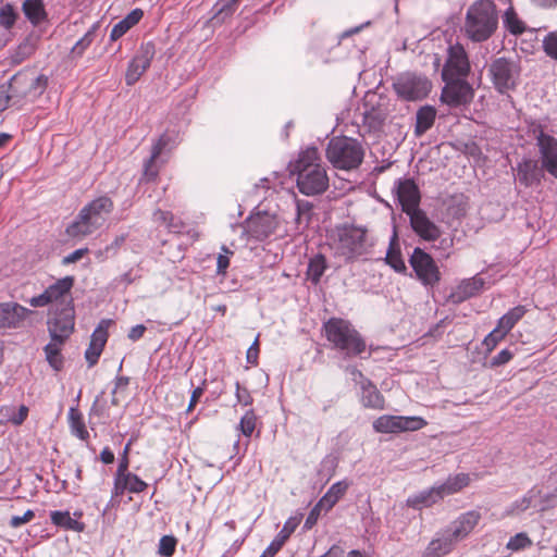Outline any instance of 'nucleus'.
I'll return each instance as SVG.
<instances>
[{
  "mask_svg": "<svg viewBox=\"0 0 557 557\" xmlns=\"http://www.w3.org/2000/svg\"><path fill=\"white\" fill-rule=\"evenodd\" d=\"M521 61L519 58L498 57L487 65V75L495 90L500 95L515 91L521 79Z\"/></svg>",
  "mask_w": 557,
  "mask_h": 557,
  "instance_id": "0eeeda50",
  "label": "nucleus"
},
{
  "mask_svg": "<svg viewBox=\"0 0 557 557\" xmlns=\"http://www.w3.org/2000/svg\"><path fill=\"white\" fill-rule=\"evenodd\" d=\"M16 18L17 13L12 4L7 3L0 8V25L5 29L12 28L16 22Z\"/></svg>",
  "mask_w": 557,
  "mask_h": 557,
  "instance_id": "a18cd8bd",
  "label": "nucleus"
},
{
  "mask_svg": "<svg viewBox=\"0 0 557 557\" xmlns=\"http://www.w3.org/2000/svg\"><path fill=\"white\" fill-rule=\"evenodd\" d=\"M445 86L442 89L441 100L449 107H459L472 101L474 91L466 77H453L443 79Z\"/></svg>",
  "mask_w": 557,
  "mask_h": 557,
  "instance_id": "ddd939ff",
  "label": "nucleus"
},
{
  "mask_svg": "<svg viewBox=\"0 0 557 557\" xmlns=\"http://www.w3.org/2000/svg\"><path fill=\"white\" fill-rule=\"evenodd\" d=\"M240 0H219L214 8L216 9L215 17L224 21V18L231 16Z\"/></svg>",
  "mask_w": 557,
  "mask_h": 557,
  "instance_id": "c03bdc74",
  "label": "nucleus"
},
{
  "mask_svg": "<svg viewBox=\"0 0 557 557\" xmlns=\"http://www.w3.org/2000/svg\"><path fill=\"white\" fill-rule=\"evenodd\" d=\"M498 15L495 4L490 0H478L469 7L465 30L475 42L487 40L497 29Z\"/></svg>",
  "mask_w": 557,
  "mask_h": 557,
  "instance_id": "39448f33",
  "label": "nucleus"
},
{
  "mask_svg": "<svg viewBox=\"0 0 557 557\" xmlns=\"http://www.w3.org/2000/svg\"><path fill=\"white\" fill-rule=\"evenodd\" d=\"M531 504H532V496L524 495L522 498L517 499L516 502H513L510 505V508L507 510V512L509 515L521 513V512L525 511L527 509H529Z\"/></svg>",
  "mask_w": 557,
  "mask_h": 557,
  "instance_id": "864d4df0",
  "label": "nucleus"
},
{
  "mask_svg": "<svg viewBox=\"0 0 557 557\" xmlns=\"http://www.w3.org/2000/svg\"><path fill=\"white\" fill-rule=\"evenodd\" d=\"M30 310L14 301L0 302V331L20 327Z\"/></svg>",
  "mask_w": 557,
  "mask_h": 557,
  "instance_id": "a211bd4d",
  "label": "nucleus"
},
{
  "mask_svg": "<svg viewBox=\"0 0 557 557\" xmlns=\"http://www.w3.org/2000/svg\"><path fill=\"white\" fill-rule=\"evenodd\" d=\"M426 425L421 417H401L384 414L373 422V429L379 433H400L418 431Z\"/></svg>",
  "mask_w": 557,
  "mask_h": 557,
  "instance_id": "f8f14e48",
  "label": "nucleus"
},
{
  "mask_svg": "<svg viewBox=\"0 0 557 557\" xmlns=\"http://www.w3.org/2000/svg\"><path fill=\"white\" fill-rule=\"evenodd\" d=\"M34 517V511L28 509L22 516H13L10 520V525L12 528H18L22 524L29 522Z\"/></svg>",
  "mask_w": 557,
  "mask_h": 557,
  "instance_id": "052dcab7",
  "label": "nucleus"
},
{
  "mask_svg": "<svg viewBox=\"0 0 557 557\" xmlns=\"http://www.w3.org/2000/svg\"><path fill=\"white\" fill-rule=\"evenodd\" d=\"M257 416L253 410H248L242 417L239 422V430L246 437H250L256 429Z\"/></svg>",
  "mask_w": 557,
  "mask_h": 557,
  "instance_id": "37998d69",
  "label": "nucleus"
},
{
  "mask_svg": "<svg viewBox=\"0 0 557 557\" xmlns=\"http://www.w3.org/2000/svg\"><path fill=\"white\" fill-rule=\"evenodd\" d=\"M74 277L73 276H65L57 282H54L52 285L46 288L47 294L49 295L52 302H57L60 299H62L65 295L70 294L73 285H74Z\"/></svg>",
  "mask_w": 557,
  "mask_h": 557,
  "instance_id": "e433bc0d",
  "label": "nucleus"
},
{
  "mask_svg": "<svg viewBox=\"0 0 557 557\" xmlns=\"http://www.w3.org/2000/svg\"><path fill=\"white\" fill-rule=\"evenodd\" d=\"M69 423L73 435L82 441H87L89 438V432L86 429L83 414L77 408H70Z\"/></svg>",
  "mask_w": 557,
  "mask_h": 557,
  "instance_id": "c9c22d12",
  "label": "nucleus"
},
{
  "mask_svg": "<svg viewBox=\"0 0 557 557\" xmlns=\"http://www.w3.org/2000/svg\"><path fill=\"white\" fill-rule=\"evenodd\" d=\"M375 240L367 227L355 224H342L335 228L331 248L336 258L345 263L369 260L373 255Z\"/></svg>",
  "mask_w": 557,
  "mask_h": 557,
  "instance_id": "f257e3e1",
  "label": "nucleus"
},
{
  "mask_svg": "<svg viewBox=\"0 0 557 557\" xmlns=\"http://www.w3.org/2000/svg\"><path fill=\"white\" fill-rule=\"evenodd\" d=\"M50 519L53 524L65 530L82 531L84 528L83 523L73 519L69 511H51Z\"/></svg>",
  "mask_w": 557,
  "mask_h": 557,
  "instance_id": "58836bf2",
  "label": "nucleus"
},
{
  "mask_svg": "<svg viewBox=\"0 0 557 557\" xmlns=\"http://www.w3.org/2000/svg\"><path fill=\"white\" fill-rule=\"evenodd\" d=\"M28 407L21 405L18 408L15 406H2L0 408V424L12 423L13 425H21L28 416Z\"/></svg>",
  "mask_w": 557,
  "mask_h": 557,
  "instance_id": "c756f323",
  "label": "nucleus"
},
{
  "mask_svg": "<svg viewBox=\"0 0 557 557\" xmlns=\"http://www.w3.org/2000/svg\"><path fill=\"white\" fill-rule=\"evenodd\" d=\"M72 300L60 311L55 312L47 322L48 331L52 341L65 343L74 331V308Z\"/></svg>",
  "mask_w": 557,
  "mask_h": 557,
  "instance_id": "2eb2a0df",
  "label": "nucleus"
},
{
  "mask_svg": "<svg viewBox=\"0 0 557 557\" xmlns=\"http://www.w3.org/2000/svg\"><path fill=\"white\" fill-rule=\"evenodd\" d=\"M441 500V495L436 490L435 485L423 490L417 494L409 496L406 500L408 507L421 510L422 508H429Z\"/></svg>",
  "mask_w": 557,
  "mask_h": 557,
  "instance_id": "393cba45",
  "label": "nucleus"
},
{
  "mask_svg": "<svg viewBox=\"0 0 557 557\" xmlns=\"http://www.w3.org/2000/svg\"><path fill=\"white\" fill-rule=\"evenodd\" d=\"M127 235L121 234L117 235L114 240L108 245L104 249V251L109 255H115L119 250V248L125 243Z\"/></svg>",
  "mask_w": 557,
  "mask_h": 557,
  "instance_id": "774afa93",
  "label": "nucleus"
},
{
  "mask_svg": "<svg viewBox=\"0 0 557 557\" xmlns=\"http://www.w3.org/2000/svg\"><path fill=\"white\" fill-rule=\"evenodd\" d=\"M144 12L141 9H134L132 10L124 18L123 21L126 22V25L131 29L133 26L139 23V21L143 18Z\"/></svg>",
  "mask_w": 557,
  "mask_h": 557,
  "instance_id": "0e129e2a",
  "label": "nucleus"
},
{
  "mask_svg": "<svg viewBox=\"0 0 557 557\" xmlns=\"http://www.w3.org/2000/svg\"><path fill=\"white\" fill-rule=\"evenodd\" d=\"M327 269V261L324 255L317 253L309 259L307 268V278L313 284L318 285Z\"/></svg>",
  "mask_w": 557,
  "mask_h": 557,
  "instance_id": "2f4dec72",
  "label": "nucleus"
},
{
  "mask_svg": "<svg viewBox=\"0 0 557 557\" xmlns=\"http://www.w3.org/2000/svg\"><path fill=\"white\" fill-rule=\"evenodd\" d=\"M152 219L156 223L165 225L168 228H174L173 225V214L170 211H163L161 209H157L153 214Z\"/></svg>",
  "mask_w": 557,
  "mask_h": 557,
  "instance_id": "5fc2aeb1",
  "label": "nucleus"
},
{
  "mask_svg": "<svg viewBox=\"0 0 557 557\" xmlns=\"http://www.w3.org/2000/svg\"><path fill=\"white\" fill-rule=\"evenodd\" d=\"M481 519L480 512L470 510L460 515L455 521L447 527L449 536H453L456 542L465 539L474 529Z\"/></svg>",
  "mask_w": 557,
  "mask_h": 557,
  "instance_id": "4be33fe9",
  "label": "nucleus"
},
{
  "mask_svg": "<svg viewBox=\"0 0 557 557\" xmlns=\"http://www.w3.org/2000/svg\"><path fill=\"white\" fill-rule=\"evenodd\" d=\"M123 479L126 483V488L129 493H141L148 486V484L145 481H143L137 474L132 472L123 473Z\"/></svg>",
  "mask_w": 557,
  "mask_h": 557,
  "instance_id": "49530a36",
  "label": "nucleus"
},
{
  "mask_svg": "<svg viewBox=\"0 0 557 557\" xmlns=\"http://www.w3.org/2000/svg\"><path fill=\"white\" fill-rule=\"evenodd\" d=\"M392 86L396 96L408 102L421 101L432 90V82L425 75L410 71L399 73Z\"/></svg>",
  "mask_w": 557,
  "mask_h": 557,
  "instance_id": "6e6552de",
  "label": "nucleus"
},
{
  "mask_svg": "<svg viewBox=\"0 0 557 557\" xmlns=\"http://www.w3.org/2000/svg\"><path fill=\"white\" fill-rule=\"evenodd\" d=\"M531 545L532 541L525 533L521 532L510 537L509 542L507 543V548L517 552L530 547Z\"/></svg>",
  "mask_w": 557,
  "mask_h": 557,
  "instance_id": "3c124183",
  "label": "nucleus"
},
{
  "mask_svg": "<svg viewBox=\"0 0 557 557\" xmlns=\"http://www.w3.org/2000/svg\"><path fill=\"white\" fill-rule=\"evenodd\" d=\"M516 171L518 183L528 188L541 185L545 170L542 169V165H539L537 161L523 159L517 164Z\"/></svg>",
  "mask_w": 557,
  "mask_h": 557,
  "instance_id": "6ab92c4d",
  "label": "nucleus"
},
{
  "mask_svg": "<svg viewBox=\"0 0 557 557\" xmlns=\"http://www.w3.org/2000/svg\"><path fill=\"white\" fill-rule=\"evenodd\" d=\"M280 223L281 220L276 213L256 211L245 221V230L250 237L263 242L276 232Z\"/></svg>",
  "mask_w": 557,
  "mask_h": 557,
  "instance_id": "9b49d317",
  "label": "nucleus"
},
{
  "mask_svg": "<svg viewBox=\"0 0 557 557\" xmlns=\"http://www.w3.org/2000/svg\"><path fill=\"white\" fill-rule=\"evenodd\" d=\"M470 483V476L467 473H458L455 475H450L446 479V481L440 485H435L438 494L441 495V500L449 495L456 494L460 492L463 487L468 486Z\"/></svg>",
  "mask_w": 557,
  "mask_h": 557,
  "instance_id": "a878e982",
  "label": "nucleus"
},
{
  "mask_svg": "<svg viewBox=\"0 0 557 557\" xmlns=\"http://www.w3.org/2000/svg\"><path fill=\"white\" fill-rule=\"evenodd\" d=\"M113 208V201L108 196H100L91 200L81 209L75 220L67 225L65 233L67 236L78 239L94 234L104 225Z\"/></svg>",
  "mask_w": 557,
  "mask_h": 557,
  "instance_id": "20e7f679",
  "label": "nucleus"
},
{
  "mask_svg": "<svg viewBox=\"0 0 557 557\" xmlns=\"http://www.w3.org/2000/svg\"><path fill=\"white\" fill-rule=\"evenodd\" d=\"M364 147L356 138L335 136L326 146L325 156L337 170L352 171L358 169L364 159Z\"/></svg>",
  "mask_w": 557,
  "mask_h": 557,
  "instance_id": "423d86ee",
  "label": "nucleus"
},
{
  "mask_svg": "<svg viewBox=\"0 0 557 557\" xmlns=\"http://www.w3.org/2000/svg\"><path fill=\"white\" fill-rule=\"evenodd\" d=\"M512 357V351L508 348H505L491 359V367L496 368L506 364L511 360Z\"/></svg>",
  "mask_w": 557,
  "mask_h": 557,
  "instance_id": "4d7b16f0",
  "label": "nucleus"
},
{
  "mask_svg": "<svg viewBox=\"0 0 557 557\" xmlns=\"http://www.w3.org/2000/svg\"><path fill=\"white\" fill-rule=\"evenodd\" d=\"M236 398L237 401L244 406H249L252 404V397L249 391L246 387H242L240 383L237 381L236 384Z\"/></svg>",
  "mask_w": 557,
  "mask_h": 557,
  "instance_id": "13d9d810",
  "label": "nucleus"
},
{
  "mask_svg": "<svg viewBox=\"0 0 557 557\" xmlns=\"http://www.w3.org/2000/svg\"><path fill=\"white\" fill-rule=\"evenodd\" d=\"M504 25L506 29L512 35H520L524 32L525 27L512 8L506 10L504 14Z\"/></svg>",
  "mask_w": 557,
  "mask_h": 557,
  "instance_id": "a19ab883",
  "label": "nucleus"
},
{
  "mask_svg": "<svg viewBox=\"0 0 557 557\" xmlns=\"http://www.w3.org/2000/svg\"><path fill=\"white\" fill-rule=\"evenodd\" d=\"M506 335L507 333L496 325V327L490 332L483 341L486 351L491 352Z\"/></svg>",
  "mask_w": 557,
  "mask_h": 557,
  "instance_id": "8fccbe9b",
  "label": "nucleus"
},
{
  "mask_svg": "<svg viewBox=\"0 0 557 557\" xmlns=\"http://www.w3.org/2000/svg\"><path fill=\"white\" fill-rule=\"evenodd\" d=\"M436 119V109L432 106H423L416 113L414 136L421 137L434 124Z\"/></svg>",
  "mask_w": 557,
  "mask_h": 557,
  "instance_id": "bb28decb",
  "label": "nucleus"
},
{
  "mask_svg": "<svg viewBox=\"0 0 557 557\" xmlns=\"http://www.w3.org/2000/svg\"><path fill=\"white\" fill-rule=\"evenodd\" d=\"M294 529V525H289V522H286L260 557H274L289 539Z\"/></svg>",
  "mask_w": 557,
  "mask_h": 557,
  "instance_id": "f704fd0d",
  "label": "nucleus"
},
{
  "mask_svg": "<svg viewBox=\"0 0 557 557\" xmlns=\"http://www.w3.org/2000/svg\"><path fill=\"white\" fill-rule=\"evenodd\" d=\"M297 173V187L306 196L323 194L329 187V176L320 162L319 150L308 147L299 153L295 163Z\"/></svg>",
  "mask_w": 557,
  "mask_h": 557,
  "instance_id": "f03ea898",
  "label": "nucleus"
},
{
  "mask_svg": "<svg viewBox=\"0 0 557 557\" xmlns=\"http://www.w3.org/2000/svg\"><path fill=\"white\" fill-rule=\"evenodd\" d=\"M102 350H103L102 348L96 346L92 343H89V346L85 351V358L90 368L94 367L98 362Z\"/></svg>",
  "mask_w": 557,
  "mask_h": 557,
  "instance_id": "6e6d98bb",
  "label": "nucleus"
},
{
  "mask_svg": "<svg viewBox=\"0 0 557 557\" xmlns=\"http://www.w3.org/2000/svg\"><path fill=\"white\" fill-rule=\"evenodd\" d=\"M483 286L484 280L482 277L474 276L472 278L465 280L450 294L449 298L455 304L462 302L479 294Z\"/></svg>",
  "mask_w": 557,
  "mask_h": 557,
  "instance_id": "5701e85b",
  "label": "nucleus"
},
{
  "mask_svg": "<svg viewBox=\"0 0 557 557\" xmlns=\"http://www.w3.org/2000/svg\"><path fill=\"white\" fill-rule=\"evenodd\" d=\"M351 373L360 377V387L362 391L361 403L367 408L372 409H383L384 408V397L376 388V386L371 382V380L367 379L361 371L356 368H352Z\"/></svg>",
  "mask_w": 557,
  "mask_h": 557,
  "instance_id": "412c9836",
  "label": "nucleus"
},
{
  "mask_svg": "<svg viewBox=\"0 0 557 557\" xmlns=\"http://www.w3.org/2000/svg\"><path fill=\"white\" fill-rule=\"evenodd\" d=\"M456 543L455 539L449 536V532L445 530L441 535L430 542L423 557H442L450 553Z\"/></svg>",
  "mask_w": 557,
  "mask_h": 557,
  "instance_id": "b1692460",
  "label": "nucleus"
},
{
  "mask_svg": "<svg viewBox=\"0 0 557 557\" xmlns=\"http://www.w3.org/2000/svg\"><path fill=\"white\" fill-rule=\"evenodd\" d=\"M111 322V320H102L95 329L91 335L90 343L103 349L108 341V326L110 325Z\"/></svg>",
  "mask_w": 557,
  "mask_h": 557,
  "instance_id": "79ce46f5",
  "label": "nucleus"
},
{
  "mask_svg": "<svg viewBox=\"0 0 557 557\" xmlns=\"http://www.w3.org/2000/svg\"><path fill=\"white\" fill-rule=\"evenodd\" d=\"M88 252V248H79L65 256L62 259V264L67 265L81 260Z\"/></svg>",
  "mask_w": 557,
  "mask_h": 557,
  "instance_id": "338daca9",
  "label": "nucleus"
},
{
  "mask_svg": "<svg viewBox=\"0 0 557 557\" xmlns=\"http://www.w3.org/2000/svg\"><path fill=\"white\" fill-rule=\"evenodd\" d=\"M529 133L536 141L542 169L557 178V138L547 134L544 125L537 122L530 124Z\"/></svg>",
  "mask_w": 557,
  "mask_h": 557,
  "instance_id": "1a4fd4ad",
  "label": "nucleus"
},
{
  "mask_svg": "<svg viewBox=\"0 0 557 557\" xmlns=\"http://www.w3.org/2000/svg\"><path fill=\"white\" fill-rule=\"evenodd\" d=\"M527 313L524 306H517L505 313L497 322V326L507 334L513 329V326L523 318Z\"/></svg>",
  "mask_w": 557,
  "mask_h": 557,
  "instance_id": "4c0bfd02",
  "label": "nucleus"
},
{
  "mask_svg": "<svg viewBox=\"0 0 557 557\" xmlns=\"http://www.w3.org/2000/svg\"><path fill=\"white\" fill-rule=\"evenodd\" d=\"M409 263L416 273L417 278L426 288H433L441 281L440 269L431 257L421 248L417 247L413 249L409 258Z\"/></svg>",
  "mask_w": 557,
  "mask_h": 557,
  "instance_id": "9d476101",
  "label": "nucleus"
},
{
  "mask_svg": "<svg viewBox=\"0 0 557 557\" xmlns=\"http://www.w3.org/2000/svg\"><path fill=\"white\" fill-rule=\"evenodd\" d=\"M348 484L344 481L334 483L318 502V507H323L324 512L330 511L336 503L345 495Z\"/></svg>",
  "mask_w": 557,
  "mask_h": 557,
  "instance_id": "c85d7f7f",
  "label": "nucleus"
},
{
  "mask_svg": "<svg viewBox=\"0 0 557 557\" xmlns=\"http://www.w3.org/2000/svg\"><path fill=\"white\" fill-rule=\"evenodd\" d=\"M401 210L408 215L419 210L421 200L420 189L412 178H399L394 189Z\"/></svg>",
  "mask_w": 557,
  "mask_h": 557,
  "instance_id": "dca6fc26",
  "label": "nucleus"
},
{
  "mask_svg": "<svg viewBox=\"0 0 557 557\" xmlns=\"http://www.w3.org/2000/svg\"><path fill=\"white\" fill-rule=\"evenodd\" d=\"M97 25H94L73 47L72 53L81 57L96 37Z\"/></svg>",
  "mask_w": 557,
  "mask_h": 557,
  "instance_id": "09e8293b",
  "label": "nucleus"
},
{
  "mask_svg": "<svg viewBox=\"0 0 557 557\" xmlns=\"http://www.w3.org/2000/svg\"><path fill=\"white\" fill-rule=\"evenodd\" d=\"M156 48L153 42L149 41L140 46L137 54L129 62L125 74V82L128 86L134 85L149 69Z\"/></svg>",
  "mask_w": 557,
  "mask_h": 557,
  "instance_id": "f3484780",
  "label": "nucleus"
},
{
  "mask_svg": "<svg viewBox=\"0 0 557 557\" xmlns=\"http://www.w3.org/2000/svg\"><path fill=\"white\" fill-rule=\"evenodd\" d=\"M131 445H132V441H129L123 449V455H122V458H121L120 463L116 469V472L119 474L128 472V465H129L128 454H129Z\"/></svg>",
  "mask_w": 557,
  "mask_h": 557,
  "instance_id": "e2e57ef3",
  "label": "nucleus"
},
{
  "mask_svg": "<svg viewBox=\"0 0 557 557\" xmlns=\"http://www.w3.org/2000/svg\"><path fill=\"white\" fill-rule=\"evenodd\" d=\"M385 262L397 273H406L407 267L403 260L400 249L397 243V234L394 233L388 250L386 252Z\"/></svg>",
  "mask_w": 557,
  "mask_h": 557,
  "instance_id": "473e14b6",
  "label": "nucleus"
},
{
  "mask_svg": "<svg viewBox=\"0 0 557 557\" xmlns=\"http://www.w3.org/2000/svg\"><path fill=\"white\" fill-rule=\"evenodd\" d=\"M63 344L51 339L44 348L47 361L55 371H60L63 367V356L61 355Z\"/></svg>",
  "mask_w": 557,
  "mask_h": 557,
  "instance_id": "ea45409f",
  "label": "nucleus"
},
{
  "mask_svg": "<svg viewBox=\"0 0 557 557\" xmlns=\"http://www.w3.org/2000/svg\"><path fill=\"white\" fill-rule=\"evenodd\" d=\"M543 50L546 55L557 61V32H550L544 37Z\"/></svg>",
  "mask_w": 557,
  "mask_h": 557,
  "instance_id": "603ef678",
  "label": "nucleus"
},
{
  "mask_svg": "<svg viewBox=\"0 0 557 557\" xmlns=\"http://www.w3.org/2000/svg\"><path fill=\"white\" fill-rule=\"evenodd\" d=\"M129 30L128 26L126 25V22L121 20L117 22L111 29L110 39L112 41H115L120 39L123 35H125Z\"/></svg>",
  "mask_w": 557,
  "mask_h": 557,
  "instance_id": "680f3d73",
  "label": "nucleus"
},
{
  "mask_svg": "<svg viewBox=\"0 0 557 557\" xmlns=\"http://www.w3.org/2000/svg\"><path fill=\"white\" fill-rule=\"evenodd\" d=\"M205 391H206V381H203L200 386H198V387L193 389L191 395H190V399H189V404H188V407H187V412H190V411L194 410V408L196 407L197 403L199 401V399L203 395Z\"/></svg>",
  "mask_w": 557,
  "mask_h": 557,
  "instance_id": "bf43d9fd",
  "label": "nucleus"
},
{
  "mask_svg": "<svg viewBox=\"0 0 557 557\" xmlns=\"http://www.w3.org/2000/svg\"><path fill=\"white\" fill-rule=\"evenodd\" d=\"M296 205V216H295V225L296 230L299 233H302L305 230L308 228L312 215H313V205L307 200H295Z\"/></svg>",
  "mask_w": 557,
  "mask_h": 557,
  "instance_id": "7c9ffc66",
  "label": "nucleus"
},
{
  "mask_svg": "<svg viewBox=\"0 0 557 557\" xmlns=\"http://www.w3.org/2000/svg\"><path fill=\"white\" fill-rule=\"evenodd\" d=\"M470 69V62L465 48L460 44L449 45L447 48V59L442 70V79L467 77Z\"/></svg>",
  "mask_w": 557,
  "mask_h": 557,
  "instance_id": "4468645a",
  "label": "nucleus"
},
{
  "mask_svg": "<svg viewBox=\"0 0 557 557\" xmlns=\"http://www.w3.org/2000/svg\"><path fill=\"white\" fill-rule=\"evenodd\" d=\"M170 141H171L170 136L166 134H163L160 136L158 141L152 146L151 156L145 162L144 176L148 181H152L157 177L158 171L154 169L153 163L159 158V156L162 153V151L165 149V147L170 144Z\"/></svg>",
  "mask_w": 557,
  "mask_h": 557,
  "instance_id": "cd10ccee",
  "label": "nucleus"
},
{
  "mask_svg": "<svg viewBox=\"0 0 557 557\" xmlns=\"http://www.w3.org/2000/svg\"><path fill=\"white\" fill-rule=\"evenodd\" d=\"M176 545L177 540L173 535H163L159 541L158 554L162 557H172Z\"/></svg>",
  "mask_w": 557,
  "mask_h": 557,
  "instance_id": "de8ad7c7",
  "label": "nucleus"
},
{
  "mask_svg": "<svg viewBox=\"0 0 557 557\" xmlns=\"http://www.w3.org/2000/svg\"><path fill=\"white\" fill-rule=\"evenodd\" d=\"M324 511L323 507H318V503L315 506L311 509V511L308 513L306 521H305V528L311 529L318 521L321 512Z\"/></svg>",
  "mask_w": 557,
  "mask_h": 557,
  "instance_id": "69168bd1",
  "label": "nucleus"
},
{
  "mask_svg": "<svg viewBox=\"0 0 557 557\" xmlns=\"http://www.w3.org/2000/svg\"><path fill=\"white\" fill-rule=\"evenodd\" d=\"M25 16L34 25L46 20L47 13L42 0H25L22 5Z\"/></svg>",
  "mask_w": 557,
  "mask_h": 557,
  "instance_id": "72a5a7b5",
  "label": "nucleus"
},
{
  "mask_svg": "<svg viewBox=\"0 0 557 557\" xmlns=\"http://www.w3.org/2000/svg\"><path fill=\"white\" fill-rule=\"evenodd\" d=\"M410 225L422 239L434 242L441 236V230L432 222L421 209L408 214Z\"/></svg>",
  "mask_w": 557,
  "mask_h": 557,
  "instance_id": "aec40b11",
  "label": "nucleus"
},
{
  "mask_svg": "<svg viewBox=\"0 0 557 557\" xmlns=\"http://www.w3.org/2000/svg\"><path fill=\"white\" fill-rule=\"evenodd\" d=\"M323 332L332 348L345 358L361 356L367 349L364 338L348 320L331 318L323 323Z\"/></svg>",
  "mask_w": 557,
  "mask_h": 557,
  "instance_id": "7ed1b4c3",
  "label": "nucleus"
}]
</instances>
